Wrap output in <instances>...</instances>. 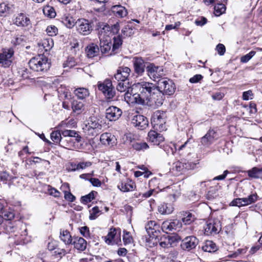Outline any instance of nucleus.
<instances>
[{
    "label": "nucleus",
    "mask_w": 262,
    "mask_h": 262,
    "mask_svg": "<svg viewBox=\"0 0 262 262\" xmlns=\"http://www.w3.org/2000/svg\"><path fill=\"white\" fill-rule=\"evenodd\" d=\"M20 76L24 79H28L30 78V73L27 69L23 68L18 71Z\"/></svg>",
    "instance_id": "obj_59"
},
{
    "label": "nucleus",
    "mask_w": 262,
    "mask_h": 262,
    "mask_svg": "<svg viewBox=\"0 0 262 262\" xmlns=\"http://www.w3.org/2000/svg\"><path fill=\"white\" fill-rule=\"evenodd\" d=\"M60 239L65 244L70 245L72 244V238L70 233L67 230H63L60 232Z\"/></svg>",
    "instance_id": "obj_38"
},
{
    "label": "nucleus",
    "mask_w": 262,
    "mask_h": 262,
    "mask_svg": "<svg viewBox=\"0 0 262 262\" xmlns=\"http://www.w3.org/2000/svg\"><path fill=\"white\" fill-rule=\"evenodd\" d=\"M118 83L116 86V89L118 91L120 92H124L126 91V93L129 92V93H133L132 92L133 89H131L128 86V82L127 81H118Z\"/></svg>",
    "instance_id": "obj_35"
},
{
    "label": "nucleus",
    "mask_w": 262,
    "mask_h": 262,
    "mask_svg": "<svg viewBox=\"0 0 262 262\" xmlns=\"http://www.w3.org/2000/svg\"><path fill=\"white\" fill-rule=\"evenodd\" d=\"M76 27L78 33L83 35L90 34L93 30V26L88 19H79L76 22Z\"/></svg>",
    "instance_id": "obj_9"
},
{
    "label": "nucleus",
    "mask_w": 262,
    "mask_h": 262,
    "mask_svg": "<svg viewBox=\"0 0 262 262\" xmlns=\"http://www.w3.org/2000/svg\"><path fill=\"white\" fill-rule=\"evenodd\" d=\"M182 226V222L178 220L166 221L163 222L161 229L165 232L179 231Z\"/></svg>",
    "instance_id": "obj_13"
},
{
    "label": "nucleus",
    "mask_w": 262,
    "mask_h": 262,
    "mask_svg": "<svg viewBox=\"0 0 262 262\" xmlns=\"http://www.w3.org/2000/svg\"><path fill=\"white\" fill-rule=\"evenodd\" d=\"M157 88L158 90L164 95H170L175 92V85L173 81L167 78H162L157 81Z\"/></svg>",
    "instance_id": "obj_6"
},
{
    "label": "nucleus",
    "mask_w": 262,
    "mask_h": 262,
    "mask_svg": "<svg viewBox=\"0 0 262 262\" xmlns=\"http://www.w3.org/2000/svg\"><path fill=\"white\" fill-rule=\"evenodd\" d=\"M85 52L89 58H93L98 55L99 48L97 45L92 43L86 47Z\"/></svg>",
    "instance_id": "obj_24"
},
{
    "label": "nucleus",
    "mask_w": 262,
    "mask_h": 262,
    "mask_svg": "<svg viewBox=\"0 0 262 262\" xmlns=\"http://www.w3.org/2000/svg\"><path fill=\"white\" fill-rule=\"evenodd\" d=\"M132 146L137 150H145L148 148V145L144 142H134Z\"/></svg>",
    "instance_id": "obj_48"
},
{
    "label": "nucleus",
    "mask_w": 262,
    "mask_h": 262,
    "mask_svg": "<svg viewBox=\"0 0 262 262\" xmlns=\"http://www.w3.org/2000/svg\"><path fill=\"white\" fill-rule=\"evenodd\" d=\"M258 195L256 193H253L249 195H248L247 197H246V199L249 205L251 204L252 203H255L257 200H258Z\"/></svg>",
    "instance_id": "obj_58"
},
{
    "label": "nucleus",
    "mask_w": 262,
    "mask_h": 262,
    "mask_svg": "<svg viewBox=\"0 0 262 262\" xmlns=\"http://www.w3.org/2000/svg\"><path fill=\"white\" fill-rule=\"evenodd\" d=\"M145 229L149 236V240L153 241V244H157L160 233V225L154 221L148 222L145 225Z\"/></svg>",
    "instance_id": "obj_7"
},
{
    "label": "nucleus",
    "mask_w": 262,
    "mask_h": 262,
    "mask_svg": "<svg viewBox=\"0 0 262 262\" xmlns=\"http://www.w3.org/2000/svg\"><path fill=\"white\" fill-rule=\"evenodd\" d=\"M216 50L220 55H223L226 51V48L224 45L219 43L216 47Z\"/></svg>",
    "instance_id": "obj_62"
},
{
    "label": "nucleus",
    "mask_w": 262,
    "mask_h": 262,
    "mask_svg": "<svg viewBox=\"0 0 262 262\" xmlns=\"http://www.w3.org/2000/svg\"><path fill=\"white\" fill-rule=\"evenodd\" d=\"M134 183L130 181L129 182H123L118 185V188L123 192H127L134 189Z\"/></svg>",
    "instance_id": "obj_37"
},
{
    "label": "nucleus",
    "mask_w": 262,
    "mask_h": 262,
    "mask_svg": "<svg viewBox=\"0 0 262 262\" xmlns=\"http://www.w3.org/2000/svg\"><path fill=\"white\" fill-rule=\"evenodd\" d=\"M194 164L191 162H177L174 163V168L177 171L183 172L185 170L192 169L194 167Z\"/></svg>",
    "instance_id": "obj_25"
},
{
    "label": "nucleus",
    "mask_w": 262,
    "mask_h": 262,
    "mask_svg": "<svg viewBox=\"0 0 262 262\" xmlns=\"http://www.w3.org/2000/svg\"><path fill=\"white\" fill-rule=\"evenodd\" d=\"M76 64V62L73 57H69L63 63L64 68H71Z\"/></svg>",
    "instance_id": "obj_53"
},
{
    "label": "nucleus",
    "mask_w": 262,
    "mask_h": 262,
    "mask_svg": "<svg viewBox=\"0 0 262 262\" xmlns=\"http://www.w3.org/2000/svg\"><path fill=\"white\" fill-rule=\"evenodd\" d=\"M157 240L159 243L160 246L164 248H168L170 247V244L168 240L167 236H163L160 239L157 238Z\"/></svg>",
    "instance_id": "obj_46"
},
{
    "label": "nucleus",
    "mask_w": 262,
    "mask_h": 262,
    "mask_svg": "<svg viewBox=\"0 0 262 262\" xmlns=\"http://www.w3.org/2000/svg\"><path fill=\"white\" fill-rule=\"evenodd\" d=\"M14 178L10 176L7 171H2L0 172V180L4 183H6L7 181L11 180Z\"/></svg>",
    "instance_id": "obj_55"
},
{
    "label": "nucleus",
    "mask_w": 262,
    "mask_h": 262,
    "mask_svg": "<svg viewBox=\"0 0 262 262\" xmlns=\"http://www.w3.org/2000/svg\"><path fill=\"white\" fill-rule=\"evenodd\" d=\"M168 240L170 244V247L175 246L181 240V238L178 235L167 236Z\"/></svg>",
    "instance_id": "obj_49"
},
{
    "label": "nucleus",
    "mask_w": 262,
    "mask_h": 262,
    "mask_svg": "<svg viewBox=\"0 0 262 262\" xmlns=\"http://www.w3.org/2000/svg\"><path fill=\"white\" fill-rule=\"evenodd\" d=\"M202 250L205 252H214L217 248L215 244L211 241H206L202 247Z\"/></svg>",
    "instance_id": "obj_31"
},
{
    "label": "nucleus",
    "mask_w": 262,
    "mask_h": 262,
    "mask_svg": "<svg viewBox=\"0 0 262 262\" xmlns=\"http://www.w3.org/2000/svg\"><path fill=\"white\" fill-rule=\"evenodd\" d=\"M247 173L248 176L250 178L254 179L262 178V168L255 167L249 170Z\"/></svg>",
    "instance_id": "obj_33"
},
{
    "label": "nucleus",
    "mask_w": 262,
    "mask_h": 262,
    "mask_svg": "<svg viewBox=\"0 0 262 262\" xmlns=\"http://www.w3.org/2000/svg\"><path fill=\"white\" fill-rule=\"evenodd\" d=\"M110 27L111 34H115L118 33L120 29L119 24L118 23H116L115 24Z\"/></svg>",
    "instance_id": "obj_64"
},
{
    "label": "nucleus",
    "mask_w": 262,
    "mask_h": 262,
    "mask_svg": "<svg viewBox=\"0 0 262 262\" xmlns=\"http://www.w3.org/2000/svg\"><path fill=\"white\" fill-rule=\"evenodd\" d=\"M217 134L213 129H210L203 137L201 138V144L205 147H209L217 139Z\"/></svg>",
    "instance_id": "obj_14"
},
{
    "label": "nucleus",
    "mask_w": 262,
    "mask_h": 262,
    "mask_svg": "<svg viewBox=\"0 0 262 262\" xmlns=\"http://www.w3.org/2000/svg\"><path fill=\"white\" fill-rule=\"evenodd\" d=\"M14 24L18 27H28L31 25L30 18L23 13H19L13 19Z\"/></svg>",
    "instance_id": "obj_20"
},
{
    "label": "nucleus",
    "mask_w": 262,
    "mask_h": 262,
    "mask_svg": "<svg viewBox=\"0 0 262 262\" xmlns=\"http://www.w3.org/2000/svg\"><path fill=\"white\" fill-rule=\"evenodd\" d=\"M112 11L114 15L118 18H123L127 15V9L121 5H115L112 7Z\"/></svg>",
    "instance_id": "obj_22"
},
{
    "label": "nucleus",
    "mask_w": 262,
    "mask_h": 262,
    "mask_svg": "<svg viewBox=\"0 0 262 262\" xmlns=\"http://www.w3.org/2000/svg\"><path fill=\"white\" fill-rule=\"evenodd\" d=\"M97 87L98 90L103 94L107 101L116 99V91L113 86L112 81L110 79H106L103 82L99 81Z\"/></svg>",
    "instance_id": "obj_4"
},
{
    "label": "nucleus",
    "mask_w": 262,
    "mask_h": 262,
    "mask_svg": "<svg viewBox=\"0 0 262 262\" xmlns=\"http://www.w3.org/2000/svg\"><path fill=\"white\" fill-rule=\"evenodd\" d=\"M61 135L62 133L61 134L59 131H53L51 134V138L54 142L57 143H59L61 139Z\"/></svg>",
    "instance_id": "obj_50"
},
{
    "label": "nucleus",
    "mask_w": 262,
    "mask_h": 262,
    "mask_svg": "<svg viewBox=\"0 0 262 262\" xmlns=\"http://www.w3.org/2000/svg\"><path fill=\"white\" fill-rule=\"evenodd\" d=\"M102 125L101 121L95 117H90L88 123L85 124L82 129L83 132L89 136H97L101 133Z\"/></svg>",
    "instance_id": "obj_3"
},
{
    "label": "nucleus",
    "mask_w": 262,
    "mask_h": 262,
    "mask_svg": "<svg viewBox=\"0 0 262 262\" xmlns=\"http://www.w3.org/2000/svg\"><path fill=\"white\" fill-rule=\"evenodd\" d=\"M214 10L215 15L219 16L225 12V5L223 3H218L214 6Z\"/></svg>",
    "instance_id": "obj_41"
},
{
    "label": "nucleus",
    "mask_w": 262,
    "mask_h": 262,
    "mask_svg": "<svg viewBox=\"0 0 262 262\" xmlns=\"http://www.w3.org/2000/svg\"><path fill=\"white\" fill-rule=\"evenodd\" d=\"M14 51L12 49H4L0 53V64L4 68L10 66L12 62Z\"/></svg>",
    "instance_id": "obj_12"
},
{
    "label": "nucleus",
    "mask_w": 262,
    "mask_h": 262,
    "mask_svg": "<svg viewBox=\"0 0 262 262\" xmlns=\"http://www.w3.org/2000/svg\"><path fill=\"white\" fill-rule=\"evenodd\" d=\"M74 94L79 99H85L90 95L89 90L84 88L76 89L74 91Z\"/></svg>",
    "instance_id": "obj_32"
},
{
    "label": "nucleus",
    "mask_w": 262,
    "mask_h": 262,
    "mask_svg": "<svg viewBox=\"0 0 262 262\" xmlns=\"http://www.w3.org/2000/svg\"><path fill=\"white\" fill-rule=\"evenodd\" d=\"M220 222L218 220L209 219L204 226V233L206 235L216 234L221 229Z\"/></svg>",
    "instance_id": "obj_10"
},
{
    "label": "nucleus",
    "mask_w": 262,
    "mask_h": 262,
    "mask_svg": "<svg viewBox=\"0 0 262 262\" xmlns=\"http://www.w3.org/2000/svg\"><path fill=\"white\" fill-rule=\"evenodd\" d=\"M123 242L125 246L132 244L133 242V238L129 232L123 231Z\"/></svg>",
    "instance_id": "obj_43"
},
{
    "label": "nucleus",
    "mask_w": 262,
    "mask_h": 262,
    "mask_svg": "<svg viewBox=\"0 0 262 262\" xmlns=\"http://www.w3.org/2000/svg\"><path fill=\"white\" fill-rule=\"evenodd\" d=\"M138 91L135 93L129 92L124 94V99L129 104H146L156 107L161 106L165 97L157 88V86L149 82L141 81L135 85Z\"/></svg>",
    "instance_id": "obj_1"
},
{
    "label": "nucleus",
    "mask_w": 262,
    "mask_h": 262,
    "mask_svg": "<svg viewBox=\"0 0 262 262\" xmlns=\"http://www.w3.org/2000/svg\"><path fill=\"white\" fill-rule=\"evenodd\" d=\"M130 71V69L127 67H120L114 75V79L117 81H127Z\"/></svg>",
    "instance_id": "obj_18"
},
{
    "label": "nucleus",
    "mask_w": 262,
    "mask_h": 262,
    "mask_svg": "<svg viewBox=\"0 0 262 262\" xmlns=\"http://www.w3.org/2000/svg\"><path fill=\"white\" fill-rule=\"evenodd\" d=\"M42 46L46 51L50 50L53 46V41L52 38L45 39L42 41Z\"/></svg>",
    "instance_id": "obj_47"
},
{
    "label": "nucleus",
    "mask_w": 262,
    "mask_h": 262,
    "mask_svg": "<svg viewBox=\"0 0 262 262\" xmlns=\"http://www.w3.org/2000/svg\"><path fill=\"white\" fill-rule=\"evenodd\" d=\"M13 5L6 3H2L0 4V14H4L9 13L12 10Z\"/></svg>",
    "instance_id": "obj_42"
},
{
    "label": "nucleus",
    "mask_w": 262,
    "mask_h": 262,
    "mask_svg": "<svg viewBox=\"0 0 262 262\" xmlns=\"http://www.w3.org/2000/svg\"><path fill=\"white\" fill-rule=\"evenodd\" d=\"M92 165V162L90 161L79 162L77 164L78 171L80 169H83L86 167H90Z\"/></svg>",
    "instance_id": "obj_60"
},
{
    "label": "nucleus",
    "mask_w": 262,
    "mask_h": 262,
    "mask_svg": "<svg viewBox=\"0 0 262 262\" xmlns=\"http://www.w3.org/2000/svg\"><path fill=\"white\" fill-rule=\"evenodd\" d=\"M135 72L138 75H142L145 71V62L142 57H135L133 59Z\"/></svg>",
    "instance_id": "obj_17"
},
{
    "label": "nucleus",
    "mask_w": 262,
    "mask_h": 262,
    "mask_svg": "<svg viewBox=\"0 0 262 262\" xmlns=\"http://www.w3.org/2000/svg\"><path fill=\"white\" fill-rule=\"evenodd\" d=\"M122 110L115 106H110L106 110V118L110 121H115L117 120L122 115Z\"/></svg>",
    "instance_id": "obj_15"
},
{
    "label": "nucleus",
    "mask_w": 262,
    "mask_h": 262,
    "mask_svg": "<svg viewBox=\"0 0 262 262\" xmlns=\"http://www.w3.org/2000/svg\"><path fill=\"white\" fill-rule=\"evenodd\" d=\"M105 242L109 245H121V230L119 228H111L105 237Z\"/></svg>",
    "instance_id": "obj_11"
},
{
    "label": "nucleus",
    "mask_w": 262,
    "mask_h": 262,
    "mask_svg": "<svg viewBox=\"0 0 262 262\" xmlns=\"http://www.w3.org/2000/svg\"><path fill=\"white\" fill-rule=\"evenodd\" d=\"M46 32L49 36H53L57 34L58 29L54 26H50L47 28Z\"/></svg>",
    "instance_id": "obj_57"
},
{
    "label": "nucleus",
    "mask_w": 262,
    "mask_h": 262,
    "mask_svg": "<svg viewBox=\"0 0 262 262\" xmlns=\"http://www.w3.org/2000/svg\"><path fill=\"white\" fill-rule=\"evenodd\" d=\"M43 11L46 15L50 18H53L56 16L55 11L53 7L48 6L43 9Z\"/></svg>",
    "instance_id": "obj_52"
},
{
    "label": "nucleus",
    "mask_w": 262,
    "mask_h": 262,
    "mask_svg": "<svg viewBox=\"0 0 262 262\" xmlns=\"http://www.w3.org/2000/svg\"><path fill=\"white\" fill-rule=\"evenodd\" d=\"M97 192L95 191H91L89 194L83 196L81 198V202L84 204L90 202L92 200L95 198V194Z\"/></svg>",
    "instance_id": "obj_45"
},
{
    "label": "nucleus",
    "mask_w": 262,
    "mask_h": 262,
    "mask_svg": "<svg viewBox=\"0 0 262 262\" xmlns=\"http://www.w3.org/2000/svg\"><path fill=\"white\" fill-rule=\"evenodd\" d=\"M111 34V27L105 24L103 27H100L98 29V35L100 39H106L105 37H108Z\"/></svg>",
    "instance_id": "obj_28"
},
{
    "label": "nucleus",
    "mask_w": 262,
    "mask_h": 262,
    "mask_svg": "<svg viewBox=\"0 0 262 262\" xmlns=\"http://www.w3.org/2000/svg\"><path fill=\"white\" fill-rule=\"evenodd\" d=\"M73 245L76 249L84 251L86 249L87 243L82 237H76L74 238Z\"/></svg>",
    "instance_id": "obj_29"
},
{
    "label": "nucleus",
    "mask_w": 262,
    "mask_h": 262,
    "mask_svg": "<svg viewBox=\"0 0 262 262\" xmlns=\"http://www.w3.org/2000/svg\"><path fill=\"white\" fill-rule=\"evenodd\" d=\"M72 108L73 111L77 114H80L85 109L83 103L77 100L73 101L72 104Z\"/></svg>",
    "instance_id": "obj_34"
},
{
    "label": "nucleus",
    "mask_w": 262,
    "mask_h": 262,
    "mask_svg": "<svg viewBox=\"0 0 262 262\" xmlns=\"http://www.w3.org/2000/svg\"><path fill=\"white\" fill-rule=\"evenodd\" d=\"M132 123L139 129L143 130L148 125L147 119L143 115H136L132 120Z\"/></svg>",
    "instance_id": "obj_16"
},
{
    "label": "nucleus",
    "mask_w": 262,
    "mask_h": 262,
    "mask_svg": "<svg viewBox=\"0 0 262 262\" xmlns=\"http://www.w3.org/2000/svg\"><path fill=\"white\" fill-rule=\"evenodd\" d=\"M174 208L171 204L162 203L158 206V211L161 214H169L173 211Z\"/></svg>",
    "instance_id": "obj_27"
},
{
    "label": "nucleus",
    "mask_w": 262,
    "mask_h": 262,
    "mask_svg": "<svg viewBox=\"0 0 262 262\" xmlns=\"http://www.w3.org/2000/svg\"><path fill=\"white\" fill-rule=\"evenodd\" d=\"M146 72L148 76L154 81L158 80L164 76L163 68L156 66L154 63H150L146 66Z\"/></svg>",
    "instance_id": "obj_8"
},
{
    "label": "nucleus",
    "mask_w": 262,
    "mask_h": 262,
    "mask_svg": "<svg viewBox=\"0 0 262 262\" xmlns=\"http://www.w3.org/2000/svg\"><path fill=\"white\" fill-rule=\"evenodd\" d=\"M166 115L165 112L158 111L154 113L151 119V123L153 128L159 132L166 129Z\"/></svg>",
    "instance_id": "obj_5"
},
{
    "label": "nucleus",
    "mask_w": 262,
    "mask_h": 262,
    "mask_svg": "<svg viewBox=\"0 0 262 262\" xmlns=\"http://www.w3.org/2000/svg\"><path fill=\"white\" fill-rule=\"evenodd\" d=\"M253 94L251 90H248L243 93V99L244 100H248L252 99Z\"/></svg>",
    "instance_id": "obj_61"
},
{
    "label": "nucleus",
    "mask_w": 262,
    "mask_h": 262,
    "mask_svg": "<svg viewBox=\"0 0 262 262\" xmlns=\"http://www.w3.org/2000/svg\"><path fill=\"white\" fill-rule=\"evenodd\" d=\"M195 220L193 214L189 212H183V217L182 218V222L185 225H190Z\"/></svg>",
    "instance_id": "obj_36"
},
{
    "label": "nucleus",
    "mask_w": 262,
    "mask_h": 262,
    "mask_svg": "<svg viewBox=\"0 0 262 262\" xmlns=\"http://www.w3.org/2000/svg\"><path fill=\"white\" fill-rule=\"evenodd\" d=\"M148 141L154 145H158L164 140V138L161 134L155 130H150L148 134Z\"/></svg>",
    "instance_id": "obj_21"
},
{
    "label": "nucleus",
    "mask_w": 262,
    "mask_h": 262,
    "mask_svg": "<svg viewBox=\"0 0 262 262\" xmlns=\"http://www.w3.org/2000/svg\"><path fill=\"white\" fill-rule=\"evenodd\" d=\"M112 42L107 39L105 40L100 39V51L102 54H108L111 51Z\"/></svg>",
    "instance_id": "obj_30"
},
{
    "label": "nucleus",
    "mask_w": 262,
    "mask_h": 262,
    "mask_svg": "<svg viewBox=\"0 0 262 262\" xmlns=\"http://www.w3.org/2000/svg\"><path fill=\"white\" fill-rule=\"evenodd\" d=\"M90 215L89 218L90 220H93L96 219L99 215V213L100 212L98 207L95 206L92 208L90 211Z\"/></svg>",
    "instance_id": "obj_56"
},
{
    "label": "nucleus",
    "mask_w": 262,
    "mask_h": 262,
    "mask_svg": "<svg viewBox=\"0 0 262 262\" xmlns=\"http://www.w3.org/2000/svg\"><path fill=\"white\" fill-rule=\"evenodd\" d=\"M133 34V29L129 25L124 27L121 30V36L123 37L130 36Z\"/></svg>",
    "instance_id": "obj_51"
},
{
    "label": "nucleus",
    "mask_w": 262,
    "mask_h": 262,
    "mask_svg": "<svg viewBox=\"0 0 262 262\" xmlns=\"http://www.w3.org/2000/svg\"><path fill=\"white\" fill-rule=\"evenodd\" d=\"M62 135L64 137H75L76 141L79 142L81 140V137L77 132L74 130H64L62 132Z\"/></svg>",
    "instance_id": "obj_39"
},
{
    "label": "nucleus",
    "mask_w": 262,
    "mask_h": 262,
    "mask_svg": "<svg viewBox=\"0 0 262 262\" xmlns=\"http://www.w3.org/2000/svg\"><path fill=\"white\" fill-rule=\"evenodd\" d=\"M198 244V239L194 236H190L185 237L183 240L181 247L183 250L189 251L194 248Z\"/></svg>",
    "instance_id": "obj_19"
},
{
    "label": "nucleus",
    "mask_w": 262,
    "mask_h": 262,
    "mask_svg": "<svg viewBox=\"0 0 262 262\" xmlns=\"http://www.w3.org/2000/svg\"><path fill=\"white\" fill-rule=\"evenodd\" d=\"M62 23L68 28H72L76 25L75 19L71 16H66L63 18Z\"/></svg>",
    "instance_id": "obj_44"
},
{
    "label": "nucleus",
    "mask_w": 262,
    "mask_h": 262,
    "mask_svg": "<svg viewBox=\"0 0 262 262\" xmlns=\"http://www.w3.org/2000/svg\"><path fill=\"white\" fill-rule=\"evenodd\" d=\"M189 140H187L184 144L179 146L178 148H177V146L175 144H171L169 145H166L164 147V150L168 155H173L177 149L179 150H182L186 146Z\"/></svg>",
    "instance_id": "obj_26"
},
{
    "label": "nucleus",
    "mask_w": 262,
    "mask_h": 262,
    "mask_svg": "<svg viewBox=\"0 0 262 262\" xmlns=\"http://www.w3.org/2000/svg\"><path fill=\"white\" fill-rule=\"evenodd\" d=\"M100 142L104 145H113L116 141L114 135L110 133H105L101 135Z\"/></svg>",
    "instance_id": "obj_23"
},
{
    "label": "nucleus",
    "mask_w": 262,
    "mask_h": 262,
    "mask_svg": "<svg viewBox=\"0 0 262 262\" xmlns=\"http://www.w3.org/2000/svg\"><path fill=\"white\" fill-rule=\"evenodd\" d=\"M30 68L37 72H44L49 69L50 64L48 58L39 55L32 58L29 62Z\"/></svg>",
    "instance_id": "obj_2"
},
{
    "label": "nucleus",
    "mask_w": 262,
    "mask_h": 262,
    "mask_svg": "<svg viewBox=\"0 0 262 262\" xmlns=\"http://www.w3.org/2000/svg\"><path fill=\"white\" fill-rule=\"evenodd\" d=\"M122 40L120 36L114 37V43L113 45L112 50L109 55H112L116 53V50L118 49L122 45Z\"/></svg>",
    "instance_id": "obj_40"
},
{
    "label": "nucleus",
    "mask_w": 262,
    "mask_h": 262,
    "mask_svg": "<svg viewBox=\"0 0 262 262\" xmlns=\"http://www.w3.org/2000/svg\"><path fill=\"white\" fill-rule=\"evenodd\" d=\"M217 188L216 186L215 187H211L208 190L206 198L208 200H212L216 196Z\"/></svg>",
    "instance_id": "obj_54"
},
{
    "label": "nucleus",
    "mask_w": 262,
    "mask_h": 262,
    "mask_svg": "<svg viewBox=\"0 0 262 262\" xmlns=\"http://www.w3.org/2000/svg\"><path fill=\"white\" fill-rule=\"evenodd\" d=\"M64 198L66 200L73 202L75 200V197L69 191H64Z\"/></svg>",
    "instance_id": "obj_63"
}]
</instances>
